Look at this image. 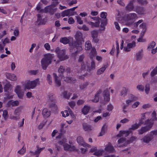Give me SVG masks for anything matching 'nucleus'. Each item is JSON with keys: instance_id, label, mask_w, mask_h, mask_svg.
<instances>
[{"instance_id": "1", "label": "nucleus", "mask_w": 157, "mask_h": 157, "mask_svg": "<svg viewBox=\"0 0 157 157\" xmlns=\"http://www.w3.org/2000/svg\"><path fill=\"white\" fill-rule=\"evenodd\" d=\"M75 41L70 43L69 45L70 46V50H74L75 52L79 51L82 49L81 45L82 41H83L82 33L79 31L77 32L75 35Z\"/></svg>"}, {"instance_id": "2", "label": "nucleus", "mask_w": 157, "mask_h": 157, "mask_svg": "<svg viewBox=\"0 0 157 157\" xmlns=\"http://www.w3.org/2000/svg\"><path fill=\"white\" fill-rule=\"evenodd\" d=\"M54 57L53 54H48L44 56L41 61V66L44 70H46L48 66L52 63Z\"/></svg>"}, {"instance_id": "3", "label": "nucleus", "mask_w": 157, "mask_h": 157, "mask_svg": "<svg viewBox=\"0 0 157 157\" xmlns=\"http://www.w3.org/2000/svg\"><path fill=\"white\" fill-rule=\"evenodd\" d=\"M58 2H53L50 5L47 6L44 9V12L45 13H49L51 14H53L55 13L57 8L54 7L57 6L58 4Z\"/></svg>"}, {"instance_id": "4", "label": "nucleus", "mask_w": 157, "mask_h": 157, "mask_svg": "<svg viewBox=\"0 0 157 157\" xmlns=\"http://www.w3.org/2000/svg\"><path fill=\"white\" fill-rule=\"evenodd\" d=\"M40 82L39 79L38 78L32 81H28L25 84V88L27 89H33L37 85H39Z\"/></svg>"}, {"instance_id": "5", "label": "nucleus", "mask_w": 157, "mask_h": 157, "mask_svg": "<svg viewBox=\"0 0 157 157\" xmlns=\"http://www.w3.org/2000/svg\"><path fill=\"white\" fill-rule=\"evenodd\" d=\"M139 126H140L137 124H133L131 128H130V130L127 131H121L120 132V133L117 135V136L121 137L123 135H124V136H128L130 133L132 132L130 130H135L136 129H137Z\"/></svg>"}, {"instance_id": "6", "label": "nucleus", "mask_w": 157, "mask_h": 157, "mask_svg": "<svg viewBox=\"0 0 157 157\" xmlns=\"http://www.w3.org/2000/svg\"><path fill=\"white\" fill-rule=\"evenodd\" d=\"M56 52L58 56L61 61H63L68 58L65 55V50L64 49L60 50L59 48H57L56 50Z\"/></svg>"}, {"instance_id": "7", "label": "nucleus", "mask_w": 157, "mask_h": 157, "mask_svg": "<svg viewBox=\"0 0 157 157\" xmlns=\"http://www.w3.org/2000/svg\"><path fill=\"white\" fill-rule=\"evenodd\" d=\"M137 18V15L135 13H130L127 14L126 16L127 20L132 21V22L127 23L126 24V25L127 26L131 25Z\"/></svg>"}, {"instance_id": "8", "label": "nucleus", "mask_w": 157, "mask_h": 157, "mask_svg": "<svg viewBox=\"0 0 157 157\" xmlns=\"http://www.w3.org/2000/svg\"><path fill=\"white\" fill-rule=\"evenodd\" d=\"M135 0H130L129 3L125 7V10L128 12L134 11L135 8L133 3L135 2Z\"/></svg>"}, {"instance_id": "9", "label": "nucleus", "mask_w": 157, "mask_h": 157, "mask_svg": "<svg viewBox=\"0 0 157 157\" xmlns=\"http://www.w3.org/2000/svg\"><path fill=\"white\" fill-rule=\"evenodd\" d=\"M77 141L80 145L88 148L91 147V146L84 142L83 138L80 136H78L77 139Z\"/></svg>"}, {"instance_id": "10", "label": "nucleus", "mask_w": 157, "mask_h": 157, "mask_svg": "<svg viewBox=\"0 0 157 157\" xmlns=\"http://www.w3.org/2000/svg\"><path fill=\"white\" fill-rule=\"evenodd\" d=\"M14 91L17 94L19 98H21L23 97L24 93L22 91L20 86H17L14 89Z\"/></svg>"}, {"instance_id": "11", "label": "nucleus", "mask_w": 157, "mask_h": 157, "mask_svg": "<svg viewBox=\"0 0 157 157\" xmlns=\"http://www.w3.org/2000/svg\"><path fill=\"white\" fill-rule=\"evenodd\" d=\"M136 46V42L133 41L131 43H128L126 47L124 48V50L127 52H130L131 49L135 47Z\"/></svg>"}, {"instance_id": "12", "label": "nucleus", "mask_w": 157, "mask_h": 157, "mask_svg": "<svg viewBox=\"0 0 157 157\" xmlns=\"http://www.w3.org/2000/svg\"><path fill=\"white\" fill-rule=\"evenodd\" d=\"M134 11L139 14H144L146 13L144 7L138 6L135 7Z\"/></svg>"}, {"instance_id": "13", "label": "nucleus", "mask_w": 157, "mask_h": 157, "mask_svg": "<svg viewBox=\"0 0 157 157\" xmlns=\"http://www.w3.org/2000/svg\"><path fill=\"white\" fill-rule=\"evenodd\" d=\"M118 144L119 145L118 146L121 147L123 146H126L127 144L126 139L124 138H121L117 141Z\"/></svg>"}, {"instance_id": "14", "label": "nucleus", "mask_w": 157, "mask_h": 157, "mask_svg": "<svg viewBox=\"0 0 157 157\" xmlns=\"http://www.w3.org/2000/svg\"><path fill=\"white\" fill-rule=\"evenodd\" d=\"M56 138L59 139L58 143L60 145L64 144L66 142L67 140L63 136L59 135L56 137Z\"/></svg>"}, {"instance_id": "15", "label": "nucleus", "mask_w": 157, "mask_h": 157, "mask_svg": "<svg viewBox=\"0 0 157 157\" xmlns=\"http://www.w3.org/2000/svg\"><path fill=\"white\" fill-rule=\"evenodd\" d=\"M105 150V151L110 153H113L115 152V150L113 146L111 145L110 143H109L108 144L106 145Z\"/></svg>"}, {"instance_id": "16", "label": "nucleus", "mask_w": 157, "mask_h": 157, "mask_svg": "<svg viewBox=\"0 0 157 157\" xmlns=\"http://www.w3.org/2000/svg\"><path fill=\"white\" fill-rule=\"evenodd\" d=\"M153 138V137L151 136L150 135H147L141 139L142 142L146 143H149Z\"/></svg>"}, {"instance_id": "17", "label": "nucleus", "mask_w": 157, "mask_h": 157, "mask_svg": "<svg viewBox=\"0 0 157 157\" xmlns=\"http://www.w3.org/2000/svg\"><path fill=\"white\" fill-rule=\"evenodd\" d=\"M76 13L75 12H70L69 10L67 9L62 12L61 13V15L63 17L66 16H68L69 15L73 16L75 14H76Z\"/></svg>"}, {"instance_id": "18", "label": "nucleus", "mask_w": 157, "mask_h": 157, "mask_svg": "<svg viewBox=\"0 0 157 157\" xmlns=\"http://www.w3.org/2000/svg\"><path fill=\"white\" fill-rule=\"evenodd\" d=\"M108 66V64L107 63H106L101 68L97 70V74L99 75L102 74Z\"/></svg>"}, {"instance_id": "19", "label": "nucleus", "mask_w": 157, "mask_h": 157, "mask_svg": "<svg viewBox=\"0 0 157 157\" xmlns=\"http://www.w3.org/2000/svg\"><path fill=\"white\" fill-rule=\"evenodd\" d=\"M6 75L7 78L11 81H15L17 79L16 76L13 74L6 73Z\"/></svg>"}, {"instance_id": "20", "label": "nucleus", "mask_w": 157, "mask_h": 157, "mask_svg": "<svg viewBox=\"0 0 157 157\" xmlns=\"http://www.w3.org/2000/svg\"><path fill=\"white\" fill-rule=\"evenodd\" d=\"M37 22L39 25H44L45 24L46 21L44 19L42 18V16L40 14H38L37 15Z\"/></svg>"}, {"instance_id": "21", "label": "nucleus", "mask_w": 157, "mask_h": 157, "mask_svg": "<svg viewBox=\"0 0 157 157\" xmlns=\"http://www.w3.org/2000/svg\"><path fill=\"white\" fill-rule=\"evenodd\" d=\"M143 50H141L136 53V60L138 61L142 60L143 58Z\"/></svg>"}, {"instance_id": "22", "label": "nucleus", "mask_w": 157, "mask_h": 157, "mask_svg": "<svg viewBox=\"0 0 157 157\" xmlns=\"http://www.w3.org/2000/svg\"><path fill=\"white\" fill-rule=\"evenodd\" d=\"M19 101H9L7 103V105L8 107H10L11 106H17L19 105Z\"/></svg>"}, {"instance_id": "23", "label": "nucleus", "mask_w": 157, "mask_h": 157, "mask_svg": "<svg viewBox=\"0 0 157 157\" xmlns=\"http://www.w3.org/2000/svg\"><path fill=\"white\" fill-rule=\"evenodd\" d=\"M154 124V122L151 120H147L145 122V124L146 125L145 127H147V128L150 130Z\"/></svg>"}, {"instance_id": "24", "label": "nucleus", "mask_w": 157, "mask_h": 157, "mask_svg": "<svg viewBox=\"0 0 157 157\" xmlns=\"http://www.w3.org/2000/svg\"><path fill=\"white\" fill-rule=\"evenodd\" d=\"M65 71V67L62 65H60L58 68V72L59 74V76L61 77V78L63 76V73Z\"/></svg>"}, {"instance_id": "25", "label": "nucleus", "mask_w": 157, "mask_h": 157, "mask_svg": "<svg viewBox=\"0 0 157 157\" xmlns=\"http://www.w3.org/2000/svg\"><path fill=\"white\" fill-rule=\"evenodd\" d=\"M103 97L105 101H108L110 99L109 92L107 90H105L103 92Z\"/></svg>"}, {"instance_id": "26", "label": "nucleus", "mask_w": 157, "mask_h": 157, "mask_svg": "<svg viewBox=\"0 0 157 157\" xmlns=\"http://www.w3.org/2000/svg\"><path fill=\"white\" fill-rule=\"evenodd\" d=\"M140 28L142 29V30L141 33V35L142 36H143L146 32L147 29L146 25V24L143 23L140 25Z\"/></svg>"}, {"instance_id": "27", "label": "nucleus", "mask_w": 157, "mask_h": 157, "mask_svg": "<svg viewBox=\"0 0 157 157\" xmlns=\"http://www.w3.org/2000/svg\"><path fill=\"white\" fill-rule=\"evenodd\" d=\"M101 92V91L100 90H98L97 92L94 96V99L92 100L93 102H97L99 100V96Z\"/></svg>"}, {"instance_id": "28", "label": "nucleus", "mask_w": 157, "mask_h": 157, "mask_svg": "<svg viewBox=\"0 0 157 157\" xmlns=\"http://www.w3.org/2000/svg\"><path fill=\"white\" fill-rule=\"evenodd\" d=\"M82 126L83 128L85 131L89 132L92 130L91 126L86 123H83Z\"/></svg>"}, {"instance_id": "29", "label": "nucleus", "mask_w": 157, "mask_h": 157, "mask_svg": "<svg viewBox=\"0 0 157 157\" xmlns=\"http://www.w3.org/2000/svg\"><path fill=\"white\" fill-rule=\"evenodd\" d=\"M42 114L45 117H47L51 114L50 111L46 108L44 109L42 111Z\"/></svg>"}, {"instance_id": "30", "label": "nucleus", "mask_w": 157, "mask_h": 157, "mask_svg": "<svg viewBox=\"0 0 157 157\" xmlns=\"http://www.w3.org/2000/svg\"><path fill=\"white\" fill-rule=\"evenodd\" d=\"M53 76L54 78L56 84L58 86H60L61 84V81L60 80H59L58 79L59 77L57 76L56 74L55 73H53Z\"/></svg>"}, {"instance_id": "31", "label": "nucleus", "mask_w": 157, "mask_h": 157, "mask_svg": "<svg viewBox=\"0 0 157 157\" xmlns=\"http://www.w3.org/2000/svg\"><path fill=\"white\" fill-rule=\"evenodd\" d=\"M149 130L147 127H142L140 129L138 130V134H142L145 132L148 131Z\"/></svg>"}, {"instance_id": "32", "label": "nucleus", "mask_w": 157, "mask_h": 157, "mask_svg": "<svg viewBox=\"0 0 157 157\" xmlns=\"http://www.w3.org/2000/svg\"><path fill=\"white\" fill-rule=\"evenodd\" d=\"M90 107L88 105H85L82 109V112L84 115L87 114L90 109Z\"/></svg>"}, {"instance_id": "33", "label": "nucleus", "mask_w": 157, "mask_h": 157, "mask_svg": "<svg viewBox=\"0 0 157 157\" xmlns=\"http://www.w3.org/2000/svg\"><path fill=\"white\" fill-rule=\"evenodd\" d=\"M90 58L93 59V57H94L97 55L96 49L94 48H92V49L90 52Z\"/></svg>"}, {"instance_id": "34", "label": "nucleus", "mask_w": 157, "mask_h": 157, "mask_svg": "<svg viewBox=\"0 0 157 157\" xmlns=\"http://www.w3.org/2000/svg\"><path fill=\"white\" fill-rule=\"evenodd\" d=\"M60 42L64 44H66L69 43L70 40L67 37H62L60 39Z\"/></svg>"}, {"instance_id": "35", "label": "nucleus", "mask_w": 157, "mask_h": 157, "mask_svg": "<svg viewBox=\"0 0 157 157\" xmlns=\"http://www.w3.org/2000/svg\"><path fill=\"white\" fill-rule=\"evenodd\" d=\"M92 47L91 44L89 41H86L85 44V49L86 50H90Z\"/></svg>"}, {"instance_id": "36", "label": "nucleus", "mask_w": 157, "mask_h": 157, "mask_svg": "<svg viewBox=\"0 0 157 157\" xmlns=\"http://www.w3.org/2000/svg\"><path fill=\"white\" fill-rule=\"evenodd\" d=\"M106 128V125L105 124L102 126L101 128V132L99 133V136H102L105 134Z\"/></svg>"}, {"instance_id": "37", "label": "nucleus", "mask_w": 157, "mask_h": 157, "mask_svg": "<svg viewBox=\"0 0 157 157\" xmlns=\"http://www.w3.org/2000/svg\"><path fill=\"white\" fill-rule=\"evenodd\" d=\"M127 90L126 89L123 87L121 91V95L123 97H125L127 94Z\"/></svg>"}, {"instance_id": "38", "label": "nucleus", "mask_w": 157, "mask_h": 157, "mask_svg": "<svg viewBox=\"0 0 157 157\" xmlns=\"http://www.w3.org/2000/svg\"><path fill=\"white\" fill-rule=\"evenodd\" d=\"M64 80L65 82H74L75 81V79H72L71 78L67 77H64Z\"/></svg>"}, {"instance_id": "39", "label": "nucleus", "mask_w": 157, "mask_h": 157, "mask_svg": "<svg viewBox=\"0 0 157 157\" xmlns=\"http://www.w3.org/2000/svg\"><path fill=\"white\" fill-rule=\"evenodd\" d=\"M107 19H104L103 20L101 19V27L104 28L105 27L107 24Z\"/></svg>"}, {"instance_id": "40", "label": "nucleus", "mask_w": 157, "mask_h": 157, "mask_svg": "<svg viewBox=\"0 0 157 157\" xmlns=\"http://www.w3.org/2000/svg\"><path fill=\"white\" fill-rule=\"evenodd\" d=\"M91 34L92 38L98 37V33L97 31L95 30H93L91 32Z\"/></svg>"}, {"instance_id": "41", "label": "nucleus", "mask_w": 157, "mask_h": 157, "mask_svg": "<svg viewBox=\"0 0 157 157\" xmlns=\"http://www.w3.org/2000/svg\"><path fill=\"white\" fill-rule=\"evenodd\" d=\"M88 83L87 82H85L80 86V88L81 90H83L86 88V87L88 85Z\"/></svg>"}, {"instance_id": "42", "label": "nucleus", "mask_w": 157, "mask_h": 157, "mask_svg": "<svg viewBox=\"0 0 157 157\" xmlns=\"http://www.w3.org/2000/svg\"><path fill=\"white\" fill-rule=\"evenodd\" d=\"M150 90L149 84H147L145 85V91L146 94H148Z\"/></svg>"}, {"instance_id": "43", "label": "nucleus", "mask_w": 157, "mask_h": 157, "mask_svg": "<svg viewBox=\"0 0 157 157\" xmlns=\"http://www.w3.org/2000/svg\"><path fill=\"white\" fill-rule=\"evenodd\" d=\"M71 94L70 93L67 94V92L66 91H64L63 93V97L67 99H68L69 98Z\"/></svg>"}, {"instance_id": "44", "label": "nucleus", "mask_w": 157, "mask_h": 157, "mask_svg": "<svg viewBox=\"0 0 157 157\" xmlns=\"http://www.w3.org/2000/svg\"><path fill=\"white\" fill-rule=\"evenodd\" d=\"M11 86V84L9 83H7L4 88V91L7 92L9 90Z\"/></svg>"}, {"instance_id": "45", "label": "nucleus", "mask_w": 157, "mask_h": 157, "mask_svg": "<svg viewBox=\"0 0 157 157\" xmlns=\"http://www.w3.org/2000/svg\"><path fill=\"white\" fill-rule=\"evenodd\" d=\"M36 147L37 148V150L33 153V154L34 155L39 154L43 149V148H39L38 145L36 146Z\"/></svg>"}, {"instance_id": "46", "label": "nucleus", "mask_w": 157, "mask_h": 157, "mask_svg": "<svg viewBox=\"0 0 157 157\" xmlns=\"http://www.w3.org/2000/svg\"><path fill=\"white\" fill-rule=\"evenodd\" d=\"M136 137L134 136H132L129 139L127 140V144H130L133 142V141L135 140L136 139Z\"/></svg>"}, {"instance_id": "47", "label": "nucleus", "mask_w": 157, "mask_h": 157, "mask_svg": "<svg viewBox=\"0 0 157 157\" xmlns=\"http://www.w3.org/2000/svg\"><path fill=\"white\" fill-rule=\"evenodd\" d=\"M156 43L154 41H152L149 44L147 47V48L149 49H151L154 48V47Z\"/></svg>"}, {"instance_id": "48", "label": "nucleus", "mask_w": 157, "mask_h": 157, "mask_svg": "<svg viewBox=\"0 0 157 157\" xmlns=\"http://www.w3.org/2000/svg\"><path fill=\"white\" fill-rule=\"evenodd\" d=\"M48 101L52 102H55V100L53 96V95L52 94H50L48 96Z\"/></svg>"}, {"instance_id": "49", "label": "nucleus", "mask_w": 157, "mask_h": 157, "mask_svg": "<svg viewBox=\"0 0 157 157\" xmlns=\"http://www.w3.org/2000/svg\"><path fill=\"white\" fill-rule=\"evenodd\" d=\"M21 108L19 107L17 108L14 111V113L15 115L18 116L20 112L21 111Z\"/></svg>"}, {"instance_id": "50", "label": "nucleus", "mask_w": 157, "mask_h": 157, "mask_svg": "<svg viewBox=\"0 0 157 157\" xmlns=\"http://www.w3.org/2000/svg\"><path fill=\"white\" fill-rule=\"evenodd\" d=\"M136 88L140 91H143L144 89V86L142 85H138L136 86Z\"/></svg>"}, {"instance_id": "51", "label": "nucleus", "mask_w": 157, "mask_h": 157, "mask_svg": "<svg viewBox=\"0 0 157 157\" xmlns=\"http://www.w3.org/2000/svg\"><path fill=\"white\" fill-rule=\"evenodd\" d=\"M2 116L5 120H6L7 119L8 117L7 110H5L3 111Z\"/></svg>"}, {"instance_id": "52", "label": "nucleus", "mask_w": 157, "mask_h": 157, "mask_svg": "<svg viewBox=\"0 0 157 157\" xmlns=\"http://www.w3.org/2000/svg\"><path fill=\"white\" fill-rule=\"evenodd\" d=\"M63 117H66L68 116L69 115V113H68V110H65L64 111H62L61 112Z\"/></svg>"}, {"instance_id": "53", "label": "nucleus", "mask_w": 157, "mask_h": 157, "mask_svg": "<svg viewBox=\"0 0 157 157\" xmlns=\"http://www.w3.org/2000/svg\"><path fill=\"white\" fill-rule=\"evenodd\" d=\"M38 70H30L29 71V72L30 75H36L38 73Z\"/></svg>"}, {"instance_id": "54", "label": "nucleus", "mask_w": 157, "mask_h": 157, "mask_svg": "<svg viewBox=\"0 0 157 157\" xmlns=\"http://www.w3.org/2000/svg\"><path fill=\"white\" fill-rule=\"evenodd\" d=\"M157 74V68L156 67L151 71V77L154 76L155 75Z\"/></svg>"}, {"instance_id": "55", "label": "nucleus", "mask_w": 157, "mask_h": 157, "mask_svg": "<svg viewBox=\"0 0 157 157\" xmlns=\"http://www.w3.org/2000/svg\"><path fill=\"white\" fill-rule=\"evenodd\" d=\"M64 149L65 150H71V146L68 144L63 145Z\"/></svg>"}, {"instance_id": "56", "label": "nucleus", "mask_w": 157, "mask_h": 157, "mask_svg": "<svg viewBox=\"0 0 157 157\" xmlns=\"http://www.w3.org/2000/svg\"><path fill=\"white\" fill-rule=\"evenodd\" d=\"M156 113L155 111H153L152 114V119L151 121H154L156 120L157 119V117H156Z\"/></svg>"}, {"instance_id": "57", "label": "nucleus", "mask_w": 157, "mask_h": 157, "mask_svg": "<svg viewBox=\"0 0 157 157\" xmlns=\"http://www.w3.org/2000/svg\"><path fill=\"white\" fill-rule=\"evenodd\" d=\"M92 61L91 62V67L90 69V71L94 69L95 68V64L94 61L92 59H91Z\"/></svg>"}, {"instance_id": "58", "label": "nucleus", "mask_w": 157, "mask_h": 157, "mask_svg": "<svg viewBox=\"0 0 157 157\" xmlns=\"http://www.w3.org/2000/svg\"><path fill=\"white\" fill-rule=\"evenodd\" d=\"M150 135L151 136L153 137L154 135L156 136L157 135V129L151 131L150 132Z\"/></svg>"}, {"instance_id": "59", "label": "nucleus", "mask_w": 157, "mask_h": 157, "mask_svg": "<svg viewBox=\"0 0 157 157\" xmlns=\"http://www.w3.org/2000/svg\"><path fill=\"white\" fill-rule=\"evenodd\" d=\"M19 33V32L18 29L17 28H16L14 31L13 34L16 36H18Z\"/></svg>"}, {"instance_id": "60", "label": "nucleus", "mask_w": 157, "mask_h": 157, "mask_svg": "<svg viewBox=\"0 0 157 157\" xmlns=\"http://www.w3.org/2000/svg\"><path fill=\"white\" fill-rule=\"evenodd\" d=\"M143 21V20L142 19L139 20L137 22L135 23L134 24V27L136 28L139 25L142 23Z\"/></svg>"}, {"instance_id": "61", "label": "nucleus", "mask_w": 157, "mask_h": 157, "mask_svg": "<svg viewBox=\"0 0 157 157\" xmlns=\"http://www.w3.org/2000/svg\"><path fill=\"white\" fill-rule=\"evenodd\" d=\"M84 102L85 101L84 100L82 99H79L77 101V104L78 105H80L83 104Z\"/></svg>"}, {"instance_id": "62", "label": "nucleus", "mask_w": 157, "mask_h": 157, "mask_svg": "<svg viewBox=\"0 0 157 157\" xmlns=\"http://www.w3.org/2000/svg\"><path fill=\"white\" fill-rule=\"evenodd\" d=\"M107 16V13L105 12H102L101 13V17L104 19H107L106 16Z\"/></svg>"}, {"instance_id": "63", "label": "nucleus", "mask_w": 157, "mask_h": 157, "mask_svg": "<svg viewBox=\"0 0 157 157\" xmlns=\"http://www.w3.org/2000/svg\"><path fill=\"white\" fill-rule=\"evenodd\" d=\"M102 154V151L100 150L95 152L94 153V155L97 156H100Z\"/></svg>"}, {"instance_id": "64", "label": "nucleus", "mask_w": 157, "mask_h": 157, "mask_svg": "<svg viewBox=\"0 0 157 157\" xmlns=\"http://www.w3.org/2000/svg\"><path fill=\"white\" fill-rule=\"evenodd\" d=\"M82 30L84 31H88L89 30V28L86 25H84L82 26Z\"/></svg>"}]
</instances>
